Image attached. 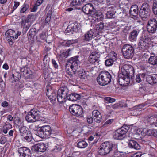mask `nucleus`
<instances>
[{
  "label": "nucleus",
  "mask_w": 157,
  "mask_h": 157,
  "mask_svg": "<svg viewBox=\"0 0 157 157\" xmlns=\"http://www.w3.org/2000/svg\"><path fill=\"white\" fill-rule=\"evenodd\" d=\"M147 121L150 125L157 127V117L155 116H151L147 118Z\"/></svg>",
  "instance_id": "nucleus-23"
},
{
  "label": "nucleus",
  "mask_w": 157,
  "mask_h": 157,
  "mask_svg": "<svg viewBox=\"0 0 157 157\" xmlns=\"http://www.w3.org/2000/svg\"><path fill=\"white\" fill-rule=\"evenodd\" d=\"M100 10H98L97 12H94L95 13L93 14V16L90 15L94 12V10H89V20L90 23V26L93 27L96 25L99 19L102 17L103 15Z\"/></svg>",
  "instance_id": "nucleus-6"
},
{
  "label": "nucleus",
  "mask_w": 157,
  "mask_h": 157,
  "mask_svg": "<svg viewBox=\"0 0 157 157\" xmlns=\"http://www.w3.org/2000/svg\"><path fill=\"white\" fill-rule=\"evenodd\" d=\"M18 151L20 157H31V151L27 147H20L18 148Z\"/></svg>",
  "instance_id": "nucleus-13"
},
{
  "label": "nucleus",
  "mask_w": 157,
  "mask_h": 157,
  "mask_svg": "<svg viewBox=\"0 0 157 157\" xmlns=\"http://www.w3.org/2000/svg\"><path fill=\"white\" fill-rule=\"evenodd\" d=\"M151 55L150 53L149 52L146 51L143 54L142 57L143 59H147L149 58V57Z\"/></svg>",
  "instance_id": "nucleus-55"
},
{
  "label": "nucleus",
  "mask_w": 157,
  "mask_h": 157,
  "mask_svg": "<svg viewBox=\"0 0 157 157\" xmlns=\"http://www.w3.org/2000/svg\"><path fill=\"white\" fill-rule=\"evenodd\" d=\"M77 147L80 148H84L87 145V144L84 140L79 141L77 144Z\"/></svg>",
  "instance_id": "nucleus-38"
},
{
  "label": "nucleus",
  "mask_w": 157,
  "mask_h": 157,
  "mask_svg": "<svg viewBox=\"0 0 157 157\" xmlns=\"http://www.w3.org/2000/svg\"><path fill=\"white\" fill-rule=\"evenodd\" d=\"M118 82L121 86H126L130 82V79L123 75L121 72L118 75Z\"/></svg>",
  "instance_id": "nucleus-15"
},
{
  "label": "nucleus",
  "mask_w": 157,
  "mask_h": 157,
  "mask_svg": "<svg viewBox=\"0 0 157 157\" xmlns=\"http://www.w3.org/2000/svg\"><path fill=\"white\" fill-rule=\"evenodd\" d=\"M129 140L128 145L129 148L137 150L141 149V146L136 141L133 140Z\"/></svg>",
  "instance_id": "nucleus-19"
},
{
  "label": "nucleus",
  "mask_w": 157,
  "mask_h": 157,
  "mask_svg": "<svg viewBox=\"0 0 157 157\" xmlns=\"http://www.w3.org/2000/svg\"><path fill=\"white\" fill-rule=\"evenodd\" d=\"M134 72L133 67L130 65L125 64L121 68V73L130 79L134 76Z\"/></svg>",
  "instance_id": "nucleus-9"
},
{
  "label": "nucleus",
  "mask_w": 157,
  "mask_h": 157,
  "mask_svg": "<svg viewBox=\"0 0 157 157\" xmlns=\"http://www.w3.org/2000/svg\"><path fill=\"white\" fill-rule=\"evenodd\" d=\"M88 104V100L87 99H84L82 102V105L83 107L85 108L87 107Z\"/></svg>",
  "instance_id": "nucleus-53"
},
{
  "label": "nucleus",
  "mask_w": 157,
  "mask_h": 157,
  "mask_svg": "<svg viewBox=\"0 0 157 157\" xmlns=\"http://www.w3.org/2000/svg\"><path fill=\"white\" fill-rule=\"evenodd\" d=\"M44 0H37L33 8L31 10H37V7L40 6L43 2Z\"/></svg>",
  "instance_id": "nucleus-45"
},
{
  "label": "nucleus",
  "mask_w": 157,
  "mask_h": 157,
  "mask_svg": "<svg viewBox=\"0 0 157 157\" xmlns=\"http://www.w3.org/2000/svg\"><path fill=\"white\" fill-rule=\"evenodd\" d=\"M78 58V56H75L70 58L67 61L66 66L68 67H70L72 70L76 71L80 62Z\"/></svg>",
  "instance_id": "nucleus-10"
},
{
  "label": "nucleus",
  "mask_w": 157,
  "mask_h": 157,
  "mask_svg": "<svg viewBox=\"0 0 157 157\" xmlns=\"http://www.w3.org/2000/svg\"><path fill=\"white\" fill-rule=\"evenodd\" d=\"M76 41V40H69L66 41L64 42L63 43V44L65 46L69 47L71 45L75 42Z\"/></svg>",
  "instance_id": "nucleus-41"
},
{
  "label": "nucleus",
  "mask_w": 157,
  "mask_h": 157,
  "mask_svg": "<svg viewBox=\"0 0 157 157\" xmlns=\"http://www.w3.org/2000/svg\"><path fill=\"white\" fill-rule=\"evenodd\" d=\"M36 17V16L35 15L30 14L29 15L25 21L22 20L21 22V25L25 26L26 23H28L29 22H32L34 21Z\"/></svg>",
  "instance_id": "nucleus-24"
},
{
  "label": "nucleus",
  "mask_w": 157,
  "mask_h": 157,
  "mask_svg": "<svg viewBox=\"0 0 157 157\" xmlns=\"http://www.w3.org/2000/svg\"><path fill=\"white\" fill-rule=\"evenodd\" d=\"M140 39L148 43L151 40L150 37L147 36H142Z\"/></svg>",
  "instance_id": "nucleus-52"
},
{
  "label": "nucleus",
  "mask_w": 157,
  "mask_h": 157,
  "mask_svg": "<svg viewBox=\"0 0 157 157\" xmlns=\"http://www.w3.org/2000/svg\"><path fill=\"white\" fill-rule=\"evenodd\" d=\"M144 130H145V132L147 135L148 136H153L154 133V132L155 129H144Z\"/></svg>",
  "instance_id": "nucleus-48"
},
{
  "label": "nucleus",
  "mask_w": 157,
  "mask_h": 157,
  "mask_svg": "<svg viewBox=\"0 0 157 157\" xmlns=\"http://www.w3.org/2000/svg\"><path fill=\"white\" fill-rule=\"evenodd\" d=\"M147 105V104L146 103H144L142 104L139 105H138L135 106L134 107V109L136 110V111H141V109L144 106H146Z\"/></svg>",
  "instance_id": "nucleus-47"
},
{
  "label": "nucleus",
  "mask_w": 157,
  "mask_h": 157,
  "mask_svg": "<svg viewBox=\"0 0 157 157\" xmlns=\"http://www.w3.org/2000/svg\"><path fill=\"white\" fill-rule=\"evenodd\" d=\"M139 33V31L136 29H134L130 33L128 39L131 41H134L136 40L137 37Z\"/></svg>",
  "instance_id": "nucleus-20"
},
{
  "label": "nucleus",
  "mask_w": 157,
  "mask_h": 157,
  "mask_svg": "<svg viewBox=\"0 0 157 157\" xmlns=\"http://www.w3.org/2000/svg\"><path fill=\"white\" fill-rule=\"evenodd\" d=\"M145 76V74L144 73L136 75V81L137 82L140 83L142 81V78H144Z\"/></svg>",
  "instance_id": "nucleus-35"
},
{
  "label": "nucleus",
  "mask_w": 157,
  "mask_h": 157,
  "mask_svg": "<svg viewBox=\"0 0 157 157\" xmlns=\"http://www.w3.org/2000/svg\"><path fill=\"white\" fill-rule=\"evenodd\" d=\"M117 57V55L113 56L112 57L106 60L105 61V64L107 66H111L114 61H116Z\"/></svg>",
  "instance_id": "nucleus-26"
},
{
  "label": "nucleus",
  "mask_w": 157,
  "mask_h": 157,
  "mask_svg": "<svg viewBox=\"0 0 157 157\" xmlns=\"http://www.w3.org/2000/svg\"><path fill=\"white\" fill-rule=\"evenodd\" d=\"M62 150V146L61 145H55L54 148L52 150L53 151L55 152H57L60 151Z\"/></svg>",
  "instance_id": "nucleus-49"
},
{
  "label": "nucleus",
  "mask_w": 157,
  "mask_h": 157,
  "mask_svg": "<svg viewBox=\"0 0 157 157\" xmlns=\"http://www.w3.org/2000/svg\"><path fill=\"white\" fill-rule=\"evenodd\" d=\"M88 71L82 70L79 71L78 73V76L81 79H85L87 78L88 75L87 74Z\"/></svg>",
  "instance_id": "nucleus-31"
},
{
  "label": "nucleus",
  "mask_w": 157,
  "mask_h": 157,
  "mask_svg": "<svg viewBox=\"0 0 157 157\" xmlns=\"http://www.w3.org/2000/svg\"><path fill=\"white\" fill-rule=\"evenodd\" d=\"M69 110L73 115L78 117L82 116L83 110L82 107L79 105L74 104L70 106Z\"/></svg>",
  "instance_id": "nucleus-8"
},
{
  "label": "nucleus",
  "mask_w": 157,
  "mask_h": 157,
  "mask_svg": "<svg viewBox=\"0 0 157 157\" xmlns=\"http://www.w3.org/2000/svg\"><path fill=\"white\" fill-rule=\"evenodd\" d=\"M148 63L151 64L155 65H157V56H151L148 59Z\"/></svg>",
  "instance_id": "nucleus-30"
},
{
  "label": "nucleus",
  "mask_w": 157,
  "mask_h": 157,
  "mask_svg": "<svg viewBox=\"0 0 157 157\" xmlns=\"http://www.w3.org/2000/svg\"><path fill=\"white\" fill-rule=\"evenodd\" d=\"M115 11L114 10H109L106 13V16L108 18H112L115 17Z\"/></svg>",
  "instance_id": "nucleus-37"
},
{
  "label": "nucleus",
  "mask_w": 157,
  "mask_h": 157,
  "mask_svg": "<svg viewBox=\"0 0 157 157\" xmlns=\"http://www.w3.org/2000/svg\"><path fill=\"white\" fill-rule=\"evenodd\" d=\"M7 141L6 138L5 136H2L0 138V143L2 144H4Z\"/></svg>",
  "instance_id": "nucleus-57"
},
{
  "label": "nucleus",
  "mask_w": 157,
  "mask_h": 157,
  "mask_svg": "<svg viewBox=\"0 0 157 157\" xmlns=\"http://www.w3.org/2000/svg\"><path fill=\"white\" fill-rule=\"evenodd\" d=\"M138 48L140 50L142 51L147 50L148 48V47H145L144 45L141 44L140 42L139 43Z\"/></svg>",
  "instance_id": "nucleus-51"
},
{
  "label": "nucleus",
  "mask_w": 157,
  "mask_h": 157,
  "mask_svg": "<svg viewBox=\"0 0 157 157\" xmlns=\"http://www.w3.org/2000/svg\"><path fill=\"white\" fill-rule=\"evenodd\" d=\"M72 26H72V24L68 26L66 30L67 33H71V34L73 33V32H75V31L73 28Z\"/></svg>",
  "instance_id": "nucleus-46"
},
{
  "label": "nucleus",
  "mask_w": 157,
  "mask_h": 157,
  "mask_svg": "<svg viewBox=\"0 0 157 157\" xmlns=\"http://www.w3.org/2000/svg\"><path fill=\"white\" fill-rule=\"evenodd\" d=\"M105 99L109 103H112L114 102L115 101V99L111 98L110 97H106L105 98Z\"/></svg>",
  "instance_id": "nucleus-59"
},
{
  "label": "nucleus",
  "mask_w": 157,
  "mask_h": 157,
  "mask_svg": "<svg viewBox=\"0 0 157 157\" xmlns=\"http://www.w3.org/2000/svg\"><path fill=\"white\" fill-rule=\"evenodd\" d=\"M33 114L31 111L29 112L25 117V119L28 122H34L36 120L35 118L33 115Z\"/></svg>",
  "instance_id": "nucleus-27"
},
{
  "label": "nucleus",
  "mask_w": 157,
  "mask_h": 157,
  "mask_svg": "<svg viewBox=\"0 0 157 157\" xmlns=\"http://www.w3.org/2000/svg\"><path fill=\"white\" fill-rule=\"evenodd\" d=\"M147 29L150 33H154L157 29V17L150 19L148 22Z\"/></svg>",
  "instance_id": "nucleus-11"
},
{
  "label": "nucleus",
  "mask_w": 157,
  "mask_h": 157,
  "mask_svg": "<svg viewBox=\"0 0 157 157\" xmlns=\"http://www.w3.org/2000/svg\"><path fill=\"white\" fill-rule=\"evenodd\" d=\"M15 34L16 33L14 30L9 29L6 32L5 35L6 37H11L12 39H14V34Z\"/></svg>",
  "instance_id": "nucleus-29"
},
{
  "label": "nucleus",
  "mask_w": 157,
  "mask_h": 157,
  "mask_svg": "<svg viewBox=\"0 0 157 157\" xmlns=\"http://www.w3.org/2000/svg\"><path fill=\"white\" fill-rule=\"evenodd\" d=\"M54 131L50 126H44L41 127L39 130L37 132L36 135L39 136L42 138L48 137L53 133Z\"/></svg>",
  "instance_id": "nucleus-7"
},
{
  "label": "nucleus",
  "mask_w": 157,
  "mask_h": 157,
  "mask_svg": "<svg viewBox=\"0 0 157 157\" xmlns=\"http://www.w3.org/2000/svg\"><path fill=\"white\" fill-rule=\"evenodd\" d=\"M142 155V154L141 152H138L133 154L130 157H141Z\"/></svg>",
  "instance_id": "nucleus-60"
},
{
  "label": "nucleus",
  "mask_w": 157,
  "mask_h": 157,
  "mask_svg": "<svg viewBox=\"0 0 157 157\" xmlns=\"http://www.w3.org/2000/svg\"><path fill=\"white\" fill-rule=\"evenodd\" d=\"M85 1V0H73L71 3L72 6H77L81 5Z\"/></svg>",
  "instance_id": "nucleus-43"
},
{
  "label": "nucleus",
  "mask_w": 157,
  "mask_h": 157,
  "mask_svg": "<svg viewBox=\"0 0 157 157\" xmlns=\"http://www.w3.org/2000/svg\"><path fill=\"white\" fill-rule=\"evenodd\" d=\"M94 29H90L89 31V39L90 38L93 37V36H94Z\"/></svg>",
  "instance_id": "nucleus-63"
},
{
  "label": "nucleus",
  "mask_w": 157,
  "mask_h": 157,
  "mask_svg": "<svg viewBox=\"0 0 157 157\" xmlns=\"http://www.w3.org/2000/svg\"><path fill=\"white\" fill-rule=\"evenodd\" d=\"M82 38L83 40L84 41L87 42L88 41V31H87L84 36H82Z\"/></svg>",
  "instance_id": "nucleus-56"
},
{
  "label": "nucleus",
  "mask_w": 157,
  "mask_h": 157,
  "mask_svg": "<svg viewBox=\"0 0 157 157\" xmlns=\"http://www.w3.org/2000/svg\"><path fill=\"white\" fill-rule=\"evenodd\" d=\"M125 131H123L121 128L116 130L113 133V138L116 140H121L125 136Z\"/></svg>",
  "instance_id": "nucleus-16"
},
{
  "label": "nucleus",
  "mask_w": 157,
  "mask_h": 157,
  "mask_svg": "<svg viewBox=\"0 0 157 157\" xmlns=\"http://www.w3.org/2000/svg\"><path fill=\"white\" fill-rule=\"evenodd\" d=\"M90 68H91V69L90 70H89V71L90 72V74H91L90 75L93 77L97 73V70L96 69H97V67L96 66H94L93 67H89V69Z\"/></svg>",
  "instance_id": "nucleus-44"
},
{
  "label": "nucleus",
  "mask_w": 157,
  "mask_h": 157,
  "mask_svg": "<svg viewBox=\"0 0 157 157\" xmlns=\"http://www.w3.org/2000/svg\"><path fill=\"white\" fill-rule=\"evenodd\" d=\"M30 111L36 121H38L40 119V111L36 109H31Z\"/></svg>",
  "instance_id": "nucleus-28"
},
{
  "label": "nucleus",
  "mask_w": 157,
  "mask_h": 157,
  "mask_svg": "<svg viewBox=\"0 0 157 157\" xmlns=\"http://www.w3.org/2000/svg\"><path fill=\"white\" fill-rule=\"evenodd\" d=\"M89 57L95 59L97 60H98L99 57L98 52L96 51L92 52Z\"/></svg>",
  "instance_id": "nucleus-42"
},
{
  "label": "nucleus",
  "mask_w": 157,
  "mask_h": 157,
  "mask_svg": "<svg viewBox=\"0 0 157 157\" xmlns=\"http://www.w3.org/2000/svg\"><path fill=\"white\" fill-rule=\"evenodd\" d=\"M139 10H129V13L132 18L134 20H136L138 18V13Z\"/></svg>",
  "instance_id": "nucleus-34"
},
{
  "label": "nucleus",
  "mask_w": 157,
  "mask_h": 157,
  "mask_svg": "<svg viewBox=\"0 0 157 157\" xmlns=\"http://www.w3.org/2000/svg\"><path fill=\"white\" fill-rule=\"evenodd\" d=\"M45 144L43 143H39L33 147V149L36 152H45L47 148Z\"/></svg>",
  "instance_id": "nucleus-14"
},
{
  "label": "nucleus",
  "mask_w": 157,
  "mask_h": 157,
  "mask_svg": "<svg viewBox=\"0 0 157 157\" xmlns=\"http://www.w3.org/2000/svg\"><path fill=\"white\" fill-rule=\"evenodd\" d=\"M12 128V126L10 124H6L3 127V132L4 133L6 134L8 132V131Z\"/></svg>",
  "instance_id": "nucleus-36"
},
{
  "label": "nucleus",
  "mask_w": 157,
  "mask_h": 157,
  "mask_svg": "<svg viewBox=\"0 0 157 157\" xmlns=\"http://www.w3.org/2000/svg\"><path fill=\"white\" fill-rule=\"evenodd\" d=\"M116 145L111 142H105L101 144L98 152L101 155H105L110 153L114 148H116Z\"/></svg>",
  "instance_id": "nucleus-1"
},
{
  "label": "nucleus",
  "mask_w": 157,
  "mask_h": 157,
  "mask_svg": "<svg viewBox=\"0 0 157 157\" xmlns=\"http://www.w3.org/2000/svg\"><path fill=\"white\" fill-rule=\"evenodd\" d=\"M72 26L75 32H78L80 30L81 25L80 23L77 22L72 24Z\"/></svg>",
  "instance_id": "nucleus-32"
},
{
  "label": "nucleus",
  "mask_w": 157,
  "mask_h": 157,
  "mask_svg": "<svg viewBox=\"0 0 157 157\" xmlns=\"http://www.w3.org/2000/svg\"><path fill=\"white\" fill-rule=\"evenodd\" d=\"M19 135L22 140L25 142H30L32 140V137L29 129L24 125L19 127Z\"/></svg>",
  "instance_id": "nucleus-4"
},
{
  "label": "nucleus",
  "mask_w": 157,
  "mask_h": 157,
  "mask_svg": "<svg viewBox=\"0 0 157 157\" xmlns=\"http://www.w3.org/2000/svg\"><path fill=\"white\" fill-rule=\"evenodd\" d=\"M81 98V95L77 94L72 93L68 94L67 99L71 101H76L77 100H79Z\"/></svg>",
  "instance_id": "nucleus-21"
},
{
  "label": "nucleus",
  "mask_w": 157,
  "mask_h": 157,
  "mask_svg": "<svg viewBox=\"0 0 157 157\" xmlns=\"http://www.w3.org/2000/svg\"><path fill=\"white\" fill-rule=\"evenodd\" d=\"M52 62L53 67L56 69H57L58 67V65L56 61L54 59L52 60Z\"/></svg>",
  "instance_id": "nucleus-58"
},
{
  "label": "nucleus",
  "mask_w": 157,
  "mask_h": 157,
  "mask_svg": "<svg viewBox=\"0 0 157 157\" xmlns=\"http://www.w3.org/2000/svg\"><path fill=\"white\" fill-rule=\"evenodd\" d=\"M123 131H125V132L126 133L128 130L129 129V127L127 125H124L123 127L121 128Z\"/></svg>",
  "instance_id": "nucleus-61"
},
{
  "label": "nucleus",
  "mask_w": 157,
  "mask_h": 157,
  "mask_svg": "<svg viewBox=\"0 0 157 157\" xmlns=\"http://www.w3.org/2000/svg\"><path fill=\"white\" fill-rule=\"evenodd\" d=\"M76 71L75 70H72L71 69V71L69 70H67L66 71V76L69 78L70 79L73 78L74 75L75 74Z\"/></svg>",
  "instance_id": "nucleus-33"
},
{
  "label": "nucleus",
  "mask_w": 157,
  "mask_h": 157,
  "mask_svg": "<svg viewBox=\"0 0 157 157\" xmlns=\"http://www.w3.org/2000/svg\"><path fill=\"white\" fill-rule=\"evenodd\" d=\"M92 115L93 117L96 119L97 122L100 123L101 119V116L99 111L97 110H94L92 112Z\"/></svg>",
  "instance_id": "nucleus-25"
},
{
  "label": "nucleus",
  "mask_w": 157,
  "mask_h": 157,
  "mask_svg": "<svg viewBox=\"0 0 157 157\" xmlns=\"http://www.w3.org/2000/svg\"><path fill=\"white\" fill-rule=\"evenodd\" d=\"M140 43L141 44L144 45L145 47H146L148 48L149 44L147 42L141 40H140Z\"/></svg>",
  "instance_id": "nucleus-64"
},
{
  "label": "nucleus",
  "mask_w": 157,
  "mask_h": 157,
  "mask_svg": "<svg viewBox=\"0 0 157 157\" xmlns=\"http://www.w3.org/2000/svg\"><path fill=\"white\" fill-rule=\"evenodd\" d=\"M69 94V90L67 86H63L57 91V100L59 103L65 102Z\"/></svg>",
  "instance_id": "nucleus-3"
},
{
  "label": "nucleus",
  "mask_w": 157,
  "mask_h": 157,
  "mask_svg": "<svg viewBox=\"0 0 157 157\" xmlns=\"http://www.w3.org/2000/svg\"><path fill=\"white\" fill-rule=\"evenodd\" d=\"M14 123L15 124L17 125L19 127L23 125V122L21 121L20 118L19 117L15 118Z\"/></svg>",
  "instance_id": "nucleus-39"
},
{
  "label": "nucleus",
  "mask_w": 157,
  "mask_h": 157,
  "mask_svg": "<svg viewBox=\"0 0 157 157\" xmlns=\"http://www.w3.org/2000/svg\"><path fill=\"white\" fill-rule=\"evenodd\" d=\"M14 76L16 78H15V80L17 81H18L20 79L21 77L20 74L18 72H16L14 74L12 75L11 77L12 78H14Z\"/></svg>",
  "instance_id": "nucleus-50"
},
{
  "label": "nucleus",
  "mask_w": 157,
  "mask_h": 157,
  "mask_svg": "<svg viewBox=\"0 0 157 157\" xmlns=\"http://www.w3.org/2000/svg\"><path fill=\"white\" fill-rule=\"evenodd\" d=\"M46 93L49 98L50 99L51 102L54 104L56 101L57 96L51 86H46Z\"/></svg>",
  "instance_id": "nucleus-12"
},
{
  "label": "nucleus",
  "mask_w": 157,
  "mask_h": 157,
  "mask_svg": "<svg viewBox=\"0 0 157 157\" xmlns=\"http://www.w3.org/2000/svg\"><path fill=\"white\" fill-rule=\"evenodd\" d=\"M122 51L124 57L127 59L132 58L134 55L133 47L128 44H125L123 46Z\"/></svg>",
  "instance_id": "nucleus-5"
},
{
  "label": "nucleus",
  "mask_w": 157,
  "mask_h": 157,
  "mask_svg": "<svg viewBox=\"0 0 157 157\" xmlns=\"http://www.w3.org/2000/svg\"><path fill=\"white\" fill-rule=\"evenodd\" d=\"M36 29L35 28L31 29L27 33L28 38L33 37L35 34Z\"/></svg>",
  "instance_id": "nucleus-40"
},
{
  "label": "nucleus",
  "mask_w": 157,
  "mask_h": 157,
  "mask_svg": "<svg viewBox=\"0 0 157 157\" xmlns=\"http://www.w3.org/2000/svg\"><path fill=\"white\" fill-rule=\"evenodd\" d=\"M29 8V5L25 3L22 6L21 10H28Z\"/></svg>",
  "instance_id": "nucleus-62"
},
{
  "label": "nucleus",
  "mask_w": 157,
  "mask_h": 157,
  "mask_svg": "<svg viewBox=\"0 0 157 157\" xmlns=\"http://www.w3.org/2000/svg\"><path fill=\"white\" fill-rule=\"evenodd\" d=\"M112 77L110 74L107 71H101L97 78L98 84L101 86L107 85L111 81Z\"/></svg>",
  "instance_id": "nucleus-2"
},
{
  "label": "nucleus",
  "mask_w": 157,
  "mask_h": 157,
  "mask_svg": "<svg viewBox=\"0 0 157 157\" xmlns=\"http://www.w3.org/2000/svg\"><path fill=\"white\" fill-rule=\"evenodd\" d=\"M149 6L147 3H144L143 4L140 10H148L149 8Z\"/></svg>",
  "instance_id": "nucleus-54"
},
{
  "label": "nucleus",
  "mask_w": 157,
  "mask_h": 157,
  "mask_svg": "<svg viewBox=\"0 0 157 157\" xmlns=\"http://www.w3.org/2000/svg\"><path fill=\"white\" fill-rule=\"evenodd\" d=\"M20 71L24 76L27 78L30 79L33 77V72L30 68L25 66L20 68Z\"/></svg>",
  "instance_id": "nucleus-17"
},
{
  "label": "nucleus",
  "mask_w": 157,
  "mask_h": 157,
  "mask_svg": "<svg viewBox=\"0 0 157 157\" xmlns=\"http://www.w3.org/2000/svg\"><path fill=\"white\" fill-rule=\"evenodd\" d=\"M150 10H139V15L143 20H145L149 17Z\"/></svg>",
  "instance_id": "nucleus-22"
},
{
  "label": "nucleus",
  "mask_w": 157,
  "mask_h": 157,
  "mask_svg": "<svg viewBox=\"0 0 157 157\" xmlns=\"http://www.w3.org/2000/svg\"><path fill=\"white\" fill-rule=\"evenodd\" d=\"M147 82L151 85L157 83V74L149 75L146 77Z\"/></svg>",
  "instance_id": "nucleus-18"
}]
</instances>
